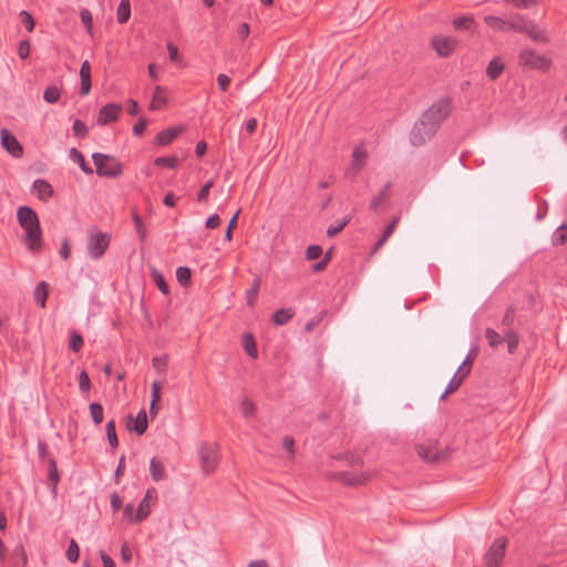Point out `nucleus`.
I'll use <instances>...</instances> for the list:
<instances>
[{
  "mask_svg": "<svg viewBox=\"0 0 567 567\" xmlns=\"http://www.w3.org/2000/svg\"><path fill=\"white\" fill-rule=\"evenodd\" d=\"M17 219L24 234L22 241L27 249L37 254L43 246L42 229L37 212L30 206H20L17 210Z\"/></svg>",
  "mask_w": 567,
  "mask_h": 567,
  "instance_id": "f257e3e1",
  "label": "nucleus"
},
{
  "mask_svg": "<svg viewBox=\"0 0 567 567\" xmlns=\"http://www.w3.org/2000/svg\"><path fill=\"white\" fill-rule=\"evenodd\" d=\"M517 31L526 33L532 40L540 43H547L549 38L545 29L538 27L534 21L525 18L522 14L508 16V31Z\"/></svg>",
  "mask_w": 567,
  "mask_h": 567,
  "instance_id": "f03ea898",
  "label": "nucleus"
},
{
  "mask_svg": "<svg viewBox=\"0 0 567 567\" xmlns=\"http://www.w3.org/2000/svg\"><path fill=\"white\" fill-rule=\"evenodd\" d=\"M451 111L450 103L446 100H440L433 103L420 117L419 126L429 123V133H435L441 123L447 117Z\"/></svg>",
  "mask_w": 567,
  "mask_h": 567,
  "instance_id": "7ed1b4c3",
  "label": "nucleus"
},
{
  "mask_svg": "<svg viewBox=\"0 0 567 567\" xmlns=\"http://www.w3.org/2000/svg\"><path fill=\"white\" fill-rule=\"evenodd\" d=\"M110 241L111 236L107 233L97 228L90 229L86 246L89 256L94 260L100 259L109 248Z\"/></svg>",
  "mask_w": 567,
  "mask_h": 567,
  "instance_id": "20e7f679",
  "label": "nucleus"
},
{
  "mask_svg": "<svg viewBox=\"0 0 567 567\" xmlns=\"http://www.w3.org/2000/svg\"><path fill=\"white\" fill-rule=\"evenodd\" d=\"M200 467L205 475L213 474L219 464V451L215 443H202L198 446Z\"/></svg>",
  "mask_w": 567,
  "mask_h": 567,
  "instance_id": "39448f33",
  "label": "nucleus"
},
{
  "mask_svg": "<svg viewBox=\"0 0 567 567\" xmlns=\"http://www.w3.org/2000/svg\"><path fill=\"white\" fill-rule=\"evenodd\" d=\"M92 158L99 176L117 177L122 174V164L115 157L102 153H94Z\"/></svg>",
  "mask_w": 567,
  "mask_h": 567,
  "instance_id": "423d86ee",
  "label": "nucleus"
},
{
  "mask_svg": "<svg viewBox=\"0 0 567 567\" xmlns=\"http://www.w3.org/2000/svg\"><path fill=\"white\" fill-rule=\"evenodd\" d=\"M520 63L528 69L546 71L550 66V59L533 49H524L519 54Z\"/></svg>",
  "mask_w": 567,
  "mask_h": 567,
  "instance_id": "0eeeda50",
  "label": "nucleus"
},
{
  "mask_svg": "<svg viewBox=\"0 0 567 567\" xmlns=\"http://www.w3.org/2000/svg\"><path fill=\"white\" fill-rule=\"evenodd\" d=\"M507 540L504 537L496 538L487 550L484 559L485 567H499L506 550Z\"/></svg>",
  "mask_w": 567,
  "mask_h": 567,
  "instance_id": "6e6552de",
  "label": "nucleus"
},
{
  "mask_svg": "<svg viewBox=\"0 0 567 567\" xmlns=\"http://www.w3.org/2000/svg\"><path fill=\"white\" fill-rule=\"evenodd\" d=\"M470 372H471V359H470V354H468L464 359V361L461 363V365L457 368L453 378L450 380V382H449L445 391L441 395L440 400H444L449 393L455 392L461 386L463 380L470 374Z\"/></svg>",
  "mask_w": 567,
  "mask_h": 567,
  "instance_id": "1a4fd4ad",
  "label": "nucleus"
},
{
  "mask_svg": "<svg viewBox=\"0 0 567 567\" xmlns=\"http://www.w3.org/2000/svg\"><path fill=\"white\" fill-rule=\"evenodd\" d=\"M0 135L2 147L13 157H21L23 154V148L17 137L7 128H2Z\"/></svg>",
  "mask_w": 567,
  "mask_h": 567,
  "instance_id": "9d476101",
  "label": "nucleus"
},
{
  "mask_svg": "<svg viewBox=\"0 0 567 567\" xmlns=\"http://www.w3.org/2000/svg\"><path fill=\"white\" fill-rule=\"evenodd\" d=\"M457 40L453 37L436 35L432 38V47L440 56H449L456 48Z\"/></svg>",
  "mask_w": 567,
  "mask_h": 567,
  "instance_id": "9b49d317",
  "label": "nucleus"
},
{
  "mask_svg": "<svg viewBox=\"0 0 567 567\" xmlns=\"http://www.w3.org/2000/svg\"><path fill=\"white\" fill-rule=\"evenodd\" d=\"M367 156V152L362 146L354 147L352 152V163L351 166L346 171V177L354 178L363 168Z\"/></svg>",
  "mask_w": 567,
  "mask_h": 567,
  "instance_id": "f8f14e48",
  "label": "nucleus"
},
{
  "mask_svg": "<svg viewBox=\"0 0 567 567\" xmlns=\"http://www.w3.org/2000/svg\"><path fill=\"white\" fill-rule=\"evenodd\" d=\"M121 111H122L121 104H115V103L106 104L100 110V112L97 114L96 123L99 125H105V124L112 123L117 120Z\"/></svg>",
  "mask_w": 567,
  "mask_h": 567,
  "instance_id": "ddd939ff",
  "label": "nucleus"
},
{
  "mask_svg": "<svg viewBox=\"0 0 567 567\" xmlns=\"http://www.w3.org/2000/svg\"><path fill=\"white\" fill-rule=\"evenodd\" d=\"M429 123L419 126V121L413 125L410 133V141L414 146H420L430 140L435 133H429Z\"/></svg>",
  "mask_w": 567,
  "mask_h": 567,
  "instance_id": "4468645a",
  "label": "nucleus"
},
{
  "mask_svg": "<svg viewBox=\"0 0 567 567\" xmlns=\"http://www.w3.org/2000/svg\"><path fill=\"white\" fill-rule=\"evenodd\" d=\"M32 192L42 202H47L53 195V187L42 178H38L32 184Z\"/></svg>",
  "mask_w": 567,
  "mask_h": 567,
  "instance_id": "2eb2a0df",
  "label": "nucleus"
},
{
  "mask_svg": "<svg viewBox=\"0 0 567 567\" xmlns=\"http://www.w3.org/2000/svg\"><path fill=\"white\" fill-rule=\"evenodd\" d=\"M155 497L156 491L154 488H150L146 491L145 496L143 497L137 507V519L144 520L150 515Z\"/></svg>",
  "mask_w": 567,
  "mask_h": 567,
  "instance_id": "dca6fc26",
  "label": "nucleus"
},
{
  "mask_svg": "<svg viewBox=\"0 0 567 567\" xmlns=\"http://www.w3.org/2000/svg\"><path fill=\"white\" fill-rule=\"evenodd\" d=\"M81 89L80 94L82 96L87 95L91 91V66L87 61H84L80 69Z\"/></svg>",
  "mask_w": 567,
  "mask_h": 567,
  "instance_id": "f3484780",
  "label": "nucleus"
},
{
  "mask_svg": "<svg viewBox=\"0 0 567 567\" xmlns=\"http://www.w3.org/2000/svg\"><path fill=\"white\" fill-rule=\"evenodd\" d=\"M484 22L495 31H508V16L505 18H501L497 16L488 14L484 17Z\"/></svg>",
  "mask_w": 567,
  "mask_h": 567,
  "instance_id": "a211bd4d",
  "label": "nucleus"
},
{
  "mask_svg": "<svg viewBox=\"0 0 567 567\" xmlns=\"http://www.w3.org/2000/svg\"><path fill=\"white\" fill-rule=\"evenodd\" d=\"M150 474L154 482H161L166 477V470L164 464L153 457L150 462Z\"/></svg>",
  "mask_w": 567,
  "mask_h": 567,
  "instance_id": "6ab92c4d",
  "label": "nucleus"
},
{
  "mask_svg": "<svg viewBox=\"0 0 567 567\" xmlns=\"http://www.w3.org/2000/svg\"><path fill=\"white\" fill-rule=\"evenodd\" d=\"M453 28L455 30H465L470 32L475 31V21L471 16H462L453 20Z\"/></svg>",
  "mask_w": 567,
  "mask_h": 567,
  "instance_id": "aec40b11",
  "label": "nucleus"
},
{
  "mask_svg": "<svg viewBox=\"0 0 567 567\" xmlns=\"http://www.w3.org/2000/svg\"><path fill=\"white\" fill-rule=\"evenodd\" d=\"M147 429V414L144 409H142L136 417L134 419L133 426L128 425V430L135 431L138 435H142L145 433Z\"/></svg>",
  "mask_w": 567,
  "mask_h": 567,
  "instance_id": "412c9836",
  "label": "nucleus"
},
{
  "mask_svg": "<svg viewBox=\"0 0 567 567\" xmlns=\"http://www.w3.org/2000/svg\"><path fill=\"white\" fill-rule=\"evenodd\" d=\"M48 292H49V284L45 281L39 282L33 291L34 300L41 308L45 307Z\"/></svg>",
  "mask_w": 567,
  "mask_h": 567,
  "instance_id": "4be33fe9",
  "label": "nucleus"
},
{
  "mask_svg": "<svg viewBox=\"0 0 567 567\" xmlns=\"http://www.w3.org/2000/svg\"><path fill=\"white\" fill-rule=\"evenodd\" d=\"M181 130L177 127H169L159 132L156 136L157 144L164 146L168 145L174 138L178 136Z\"/></svg>",
  "mask_w": 567,
  "mask_h": 567,
  "instance_id": "5701e85b",
  "label": "nucleus"
},
{
  "mask_svg": "<svg viewBox=\"0 0 567 567\" xmlns=\"http://www.w3.org/2000/svg\"><path fill=\"white\" fill-rule=\"evenodd\" d=\"M293 315L295 311L292 308H282L274 313L272 320L277 326H284L289 322Z\"/></svg>",
  "mask_w": 567,
  "mask_h": 567,
  "instance_id": "b1692460",
  "label": "nucleus"
},
{
  "mask_svg": "<svg viewBox=\"0 0 567 567\" xmlns=\"http://www.w3.org/2000/svg\"><path fill=\"white\" fill-rule=\"evenodd\" d=\"M69 157L71 161L79 164V166L85 174L93 173V169L89 165H86L83 154L81 152H79L75 147H72L70 150Z\"/></svg>",
  "mask_w": 567,
  "mask_h": 567,
  "instance_id": "393cba45",
  "label": "nucleus"
},
{
  "mask_svg": "<svg viewBox=\"0 0 567 567\" xmlns=\"http://www.w3.org/2000/svg\"><path fill=\"white\" fill-rule=\"evenodd\" d=\"M243 348L245 349V351L247 352V354L249 357H251L254 359L257 358L258 350H257L256 341H255L252 334L245 333L243 336Z\"/></svg>",
  "mask_w": 567,
  "mask_h": 567,
  "instance_id": "a878e982",
  "label": "nucleus"
},
{
  "mask_svg": "<svg viewBox=\"0 0 567 567\" xmlns=\"http://www.w3.org/2000/svg\"><path fill=\"white\" fill-rule=\"evenodd\" d=\"M164 87L156 85L152 97L151 109L158 110L166 104V97L164 95Z\"/></svg>",
  "mask_w": 567,
  "mask_h": 567,
  "instance_id": "bb28decb",
  "label": "nucleus"
},
{
  "mask_svg": "<svg viewBox=\"0 0 567 567\" xmlns=\"http://www.w3.org/2000/svg\"><path fill=\"white\" fill-rule=\"evenodd\" d=\"M567 243V223L561 224L551 235V244L560 246Z\"/></svg>",
  "mask_w": 567,
  "mask_h": 567,
  "instance_id": "cd10ccee",
  "label": "nucleus"
},
{
  "mask_svg": "<svg viewBox=\"0 0 567 567\" xmlns=\"http://www.w3.org/2000/svg\"><path fill=\"white\" fill-rule=\"evenodd\" d=\"M504 64L498 59H493L486 69V74L491 80H496L503 72Z\"/></svg>",
  "mask_w": 567,
  "mask_h": 567,
  "instance_id": "c85d7f7f",
  "label": "nucleus"
},
{
  "mask_svg": "<svg viewBox=\"0 0 567 567\" xmlns=\"http://www.w3.org/2000/svg\"><path fill=\"white\" fill-rule=\"evenodd\" d=\"M391 184L386 183L383 188L371 199L370 209L375 210L385 200Z\"/></svg>",
  "mask_w": 567,
  "mask_h": 567,
  "instance_id": "c756f323",
  "label": "nucleus"
},
{
  "mask_svg": "<svg viewBox=\"0 0 567 567\" xmlns=\"http://www.w3.org/2000/svg\"><path fill=\"white\" fill-rule=\"evenodd\" d=\"M131 16V8L128 0H121L117 8V21L118 23H125Z\"/></svg>",
  "mask_w": 567,
  "mask_h": 567,
  "instance_id": "7c9ffc66",
  "label": "nucleus"
},
{
  "mask_svg": "<svg viewBox=\"0 0 567 567\" xmlns=\"http://www.w3.org/2000/svg\"><path fill=\"white\" fill-rule=\"evenodd\" d=\"M485 338L487 340L488 346L492 348H497L504 341V338L492 328H487L485 330Z\"/></svg>",
  "mask_w": 567,
  "mask_h": 567,
  "instance_id": "2f4dec72",
  "label": "nucleus"
},
{
  "mask_svg": "<svg viewBox=\"0 0 567 567\" xmlns=\"http://www.w3.org/2000/svg\"><path fill=\"white\" fill-rule=\"evenodd\" d=\"M90 414L95 425H100L103 421V406L97 402L90 404Z\"/></svg>",
  "mask_w": 567,
  "mask_h": 567,
  "instance_id": "473e14b6",
  "label": "nucleus"
},
{
  "mask_svg": "<svg viewBox=\"0 0 567 567\" xmlns=\"http://www.w3.org/2000/svg\"><path fill=\"white\" fill-rule=\"evenodd\" d=\"M399 223V217H395L391 220V223L384 228L383 234L379 241L377 243V249L384 245V243L389 239V237L393 234L396 225Z\"/></svg>",
  "mask_w": 567,
  "mask_h": 567,
  "instance_id": "72a5a7b5",
  "label": "nucleus"
},
{
  "mask_svg": "<svg viewBox=\"0 0 567 567\" xmlns=\"http://www.w3.org/2000/svg\"><path fill=\"white\" fill-rule=\"evenodd\" d=\"M106 430V436L109 440V443L112 447H116L118 445V440L115 431V421L111 420L106 423L105 426Z\"/></svg>",
  "mask_w": 567,
  "mask_h": 567,
  "instance_id": "f704fd0d",
  "label": "nucleus"
},
{
  "mask_svg": "<svg viewBox=\"0 0 567 567\" xmlns=\"http://www.w3.org/2000/svg\"><path fill=\"white\" fill-rule=\"evenodd\" d=\"M260 284L261 280L259 278H256L252 282L251 288L246 291V299L248 305L252 306L255 303L260 288Z\"/></svg>",
  "mask_w": 567,
  "mask_h": 567,
  "instance_id": "c9c22d12",
  "label": "nucleus"
},
{
  "mask_svg": "<svg viewBox=\"0 0 567 567\" xmlns=\"http://www.w3.org/2000/svg\"><path fill=\"white\" fill-rule=\"evenodd\" d=\"M505 337H506L508 352L514 353L517 350L518 343H519L518 334L515 331L509 330L506 332Z\"/></svg>",
  "mask_w": 567,
  "mask_h": 567,
  "instance_id": "e433bc0d",
  "label": "nucleus"
},
{
  "mask_svg": "<svg viewBox=\"0 0 567 567\" xmlns=\"http://www.w3.org/2000/svg\"><path fill=\"white\" fill-rule=\"evenodd\" d=\"M178 158L176 156H161L155 158L154 164L156 166H165L167 168H175L177 166Z\"/></svg>",
  "mask_w": 567,
  "mask_h": 567,
  "instance_id": "4c0bfd02",
  "label": "nucleus"
},
{
  "mask_svg": "<svg viewBox=\"0 0 567 567\" xmlns=\"http://www.w3.org/2000/svg\"><path fill=\"white\" fill-rule=\"evenodd\" d=\"M123 517L130 523V524H137L143 522V519H137V509L135 511L133 504H127L124 507L123 511Z\"/></svg>",
  "mask_w": 567,
  "mask_h": 567,
  "instance_id": "58836bf2",
  "label": "nucleus"
},
{
  "mask_svg": "<svg viewBox=\"0 0 567 567\" xmlns=\"http://www.w3.org/2000/svg\"><path fill=\"white\" fill-rule=\"evenodd\" d=\"M192 277V271L188 267L182 266L176 270V279L182 286L188 285Z\"/></svg>",
  "mask_w": 567,
  "mask_h": 567,
  "instance_id": "ea45409f",
  "label": "nucleus"
},
{
  "mask_svg": "<svg viewBox=\"0 0 567 567\" xmlns=\"http://www.w3.org/2000/svg\"><path fill=\"white\" fill-rule=\"evenodd\" d=\"M240 412L244 417L249 419L255 414L256 405L251 401L243 399L240 402Z\"/></svg>",
  "mask_w": 567,
  "mask_h": 567,
  "instance_id": "a19ab883",
  "label": "nucleus"
},
{
  "mask_svg": "<svg viewBox=\"0 0 567 567\" xmlns=\"http://www.w3.org/2000/svg\"><path fill=\"white\" fill-rule=\"evenodd\" d=\"M79 556H80L79 545L74 539H71L68 550H66V558L71 563H76L79 560Z\"/></svg>",
  "mask_w": 567,
  "mask_h": 567,
  "instance_id": "79ce46f5",
  "label": "nucleus"
},
{
  "mask_svg": "<svg viewBox=\"0 0 567 567\" xmlns=\"http://www.w3.org/2000/svg\"><path fill=\"white\" fill-rule=\"evenodd\" d=\"M60 91L58 87L55 86H49L45 89L44 93H43V99L45 102L50 103V104H53V103H56L60 99Z\"/></svg>",
  "mask_w": 567,
  "mask_h": 567,
  "instance_id": "37998d69",
  "label": "nucleus"
},
{
  "mask_svg": "<svg viewBox=\"0 0 567 567\" xmlns=\"http://www.w3.org/2000/svg\"><path fill=\"white\" fill-rule=\"evenodd\" d=\"M159 399V383L154 381L152 384V401L150 406V413L155 415L157 413L156 402Z\"/></svg>",
  "mask_w": 567,
  "mask_h": 567,
  "instance_id": "c03bdc74",
  "label": "nucleus"
},
{
  "mask_svg": "<svg viewBox=\"0 0 567 567\" xmlns=\"http://www.w3.org/2000/svg\"><path fill=\"white\" fill-rule=\"evenodd\" d=\"M133 221H134L135 230L137 233L138 238L142 241H144L146 239V236H147V230H146L145 226L143 225L142 219L140 218V216L137 214L133 215Z\"/></svg>",
  "mask_w": 567,
  "mask_h": 567,
  "instance_id": "a18cd8bd",
  "label": "nucleus"
},
{
  "mask_svg": "<svg viewBox=\"0 0 567 567\" xmlns=\"http://www.w3.org/2000/svg\"><path fill=\"white\" fill-rule=\"evenodd\" d=\"M153 279L162 293L167 295L169 292V287L161 272L154 271Z\"/></svg>",
  "mask_w": 567,
  "mask_h": 567,
  "instance_id": "49530a36",
  "label": "nucleus"
},
{
  "mask_svg": "<svg viewBox=\"0 0 567 567\" xmlns=\"http://www.w3.org/2000/svg\"><path fill=\"white\" fill-rule=\"evenodd\" d=\"M152 364H153V368L158 373H164L167 368V364H168L167 357L166 355L155 357L152 360Z\"/></svg>",
  "mask_w": 567,
  "mask_h": 567,
  "instance_id": "de8ad7c7",
  "label": "nucleus"
},
{
  "mask_svg": "<svg viewBox=\"0 0 567 567\" xmlns=\"http://www.w3.org/2000/svg\"><path fill=\"white\" fill-rule=\"evenodd\" d=\"M350 221V217H344L342 221L337 225H331L327 229V236L333 237L339 234Z\"/></svg>",
  "mask_w": 567,
  "mask_h": 567,
  "instance_id": "09e8293b",
  "label": "nucleus"
},
{
  "mask_svg": "<svg viewBox=\"0 0 567 567\" xmlns=\"http://www.w3.org/2000/svg\"><path fill=\"white\" fill-rule=\"evenodd\" d=\"M21 23L25 27V29L31 32L34 29V20L32 16L25 11L22 10L19 14Z\"/></svg>",
  "mask_w": 567,
  "mask_h": 567,
  "instance_id": "8fccbe9b",
  "label": "nucleus"
},
{
  "mask_svg": "<svg viewBox=\"0 0 567 567\" xmlns=\"http://www.w3.org/2000/svg\"><path fill=\"white\" fill-rule=\"evenodd\" d=\"M80 17H81V20H82L86 31L89 33H91L92 32V28H93V18H92V14H91L90 10L82 9L81 12H80Z\"/></svg>",
  "mask_w": 567,
  "mask_h": 567,
  "instance_id": "3c124183",
  "label": "nucleus"
},
{
  "mask_svg": "<svg viewBox=\"0 0 567 567\" xmlns=\"http://www.w3.org/2000/svg\"><path fill=\"white\" fill-rule=\"evenodd\" d=\"M214 186V181L209 179L207 181L203 187L199 189L197 194V200L198 202H206L210 192V188Z\"/></svg>",
  "mask_w": 567,
  "mask_h": 567,
  "instance_id": "603ef678",
  "label": "nucleus"
},
{
  "mask_svg": "<svg viewBox=\"0 0 567 567\" xmlns=\"http://www.w3.org/2000/svg\"><path fill=\"white\" fill-rule=\"evenodd\" d=\"M419 455L421 458H423L426 462H433L437 460V454L434 452L431 447H420L419 449Z\"/></svg>",
  "mask_w": 567,
  "mask_h": 567,
  "instance_id": "864d4df0",
  "label": "nucleus"
},
{
  "mask_svg": "<svg viewBox=\"0 0 567 567\" xmlns=\"http://www.w3.org/2000/svg\"><path fill=\"white\" fill-rule=\"evenodd\" d=\"M69 344L74 352H79L83 346V338L79 333L72 332Z\"/></svg>",
  "mask_w": 567,
  "mask_h": 567,
  "instance_id": "5fc2aeb1",
  "label": "nucleus"
},
{
  "mask_svg": "<svg viewBox=\"0 0 567 567\" xmlns=\"http://www.w3.org/2000/svg\"><path fill=\"white\" fill-rule=\"evenodd\" d=\"M79 388L82 392H89L91 389V381L85 371H82L79 375Z\"/></svg>",
  "mask_w": 567,
  "mask_h": 567,
  "instance_id": "6e6d98bb",
  "label": "nucleus"
},
{
  "mask_svg": "<svg viewBox=\"0 0 567 567\" xmlns=\"http://www.w3.org/2000/svg\"><path fill=\"white\" fill-rule=\"evenodd\" d=\"M73 132L78 137H84L87 133V126L81 120H75L73 122Z\"/></svg>",
  "mask_w": 567,
  "mask_h": 567,
  "instance_id": "4d7b16f0",
  "label": "nucleus"
},
{
  "mask_svg": "<svg viewBox=\"0 0 567 567\" xmlns=\"http://www.w3.org/2000/svg\"><path fill=\"white\" fill-rule=\"evenodd\" d=\"M30 50H31L30 42L28 40H22L18 47V55L22 60H25L30 55Z\"/></svg>",
  "mask_w": 567,
  "mask_h": 567,
  "instance_id": "13d9d810",
  "label": "nucleus"
},
{
  "mask_svg": "<svg viewBox=\"0 0 567 567\" xmlns=\"http://www.w3.org/2000/svg\"><path fill=\"white\" fill-rule=\"evenodd\" d=\"M167 51H168L169 60L172 62H175L178 64L182 62V59L179 56L178 49L176 45H174L173 43H168Z\"/></svg>",
  "mask_w": 567,
  "mask_h": 567,
  "instance_id": "bf43d9fd",
  "label": "nucleus"
},
{
  "mask_svg": "<svg viewBox=\"0 0 567 567\" xmlns=\"http://www.w3.org/2000/svg\"><path fill=\"white\" fill-rule=\"evenodd\" d=\"M321 254H322V249L318 245H311L307 249V258L309 260L318 259Z\"/></svg>",
  "mask_w": 567,
  "mask_h": 567,
  "instance_id": "052dcab7",
  "label": "nucleus"
},
{
  "mask_svg": "<svg viewBox=\"0 0 567 567\" xmlns=\"http://www.w3.org/2000/svg\"><path fill=\"white\" fill-rule=\"evenodd\" d=\"M239 215V210L236 212V214L230 218L226 234H225V240H231L233 238V228L236 226L237 218Z\"/></svg>",
  "mask_w": 567,
  "mask_h": 567,
  "instance_id": "680f3d73",
  "label": "nucleus"
},
{
  "mask_svg": "<svg viewBox=\"0 0 567 567\" xmlns=\"http://www.w3.org/2000/svg\"><path fill=\"white\" fill-rule=\"evenodd\" d=\"M220 225V217L217 214L209 216L205 223L206 228L215 229Z\"/></svg>",
  "mask_w": 567,
  "mask_h": 567,
  "instance_id": "e2e57ef3",
  "label": "nucleus"
},
{
  "mask_svg": "<svg viewBox=\"0 0 567 567\" xmlns=\"http://www.w3.org/2000/svg\"><path fill=\"white\" fill-rule=\"evenodd\" d=\"M293 445H295V441L291 436L287 435L282 439V446L291 456H293V454H295Z\"/></svg>",
  "mask_w": 567,
  "mask_h": 567,
  "instance_id": "0e129e2a",
  "label": "nucleus"
},
{
  "mask_svg": "<svg viewBox=\"0 0 567 567\" xmlns=\"http://www.w3.org/2000/svg\"><path fill=\"white\" fill-rule=\"evenodd\" d=\"M217 81H218V85H219L220 90L226 91L230 83V78L228 75L221 73L217 76Z\"/></svg>",
  "mask_w": 567,
  "mask_h": 567,
  "instance_id": "69168bd1",
  "label": "nucleus"
},
{
  "mask_svg": "<svg viewBox=\"0 0 567 567\" xmlns=\"http://www.w3.org/2000/svg\"><path fill=\"white\" fill-rule=\"evenodd\" d=\"M111 506L114 512H118L122 506V499L115 492L111 495Z\"/></svg>",
  "mask_w": 567,
  "mask_h": 567,
  "instance_id": "338daca9",
  "label": "nucleus"
},
{
  "mask_svg": "<svg viewBox=\"0 0 567 567\" xmlns=\"http://www.w3.org/2000/svg\"><path fill=\"white\" fill-rule=\"evenodd\" d=\"M256 127H257V120L255 117H251V118L247 120L245 125H244V130L248 134L254 133L256 131Z\"/></svg>",
  "mask_w": 567,
  "mask_h": 567,
  "instance_id": "774afa93",
  "label": "nucleus"
}]
</instances>
